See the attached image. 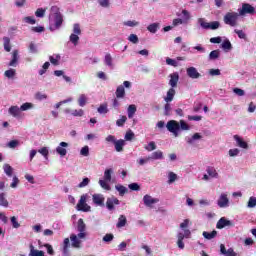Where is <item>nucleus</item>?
Masks as SVG:
<instances>
[{"label":"nucleus","instance_id":"f257e3e1","mask_svg":"<svg viewBox=\"0 0 256 256\" xmlns=\"http://www.w3.org/2000/svg\"><path fill=\"white\" fill-rule=\"evenodd\" d=\"M239 16L240 15L237 12H227L223 17V21L225 25H229L230 27H237Z\"/></svg>","mask_w":256,"mask_h":256},{"label":"nucleus","instance_id":"f03ea898","mask_svg":"<svg viewBox=\"0 0 256 256\" xmlns=\"http://www.w3.org/2000/svg\"><path fill=\"white\" fill-rule=\"evenodd\" d=\"M51 11L55 13L54 15V28L50 27V31H55V29H60L61 25H63V14L59 12V7L52 6Z\"/></svg>","mask_w":256,"mask_h":256},{"label":"nucleus","instance_id":"7ed1b4c3","mask_svg":"<svg viewBox=\"0 0 256 256\" xmlns=\"http://www.w3.org/2000/svg\"><path fill=\"white\" fill-rule=\"evenodd\" d=\"M77 211H83L84 213H89L91 211V206L87 203V194H83L76 206Z\"/></svg>","mask_w":256,"mask_h":256},{"label":"nucleus","instance_id":"20e7f679","mask_svg":"<svg viewBox=\"0 0 256 256\" xmlns=\"http://www.w3.org/2000/svg\"><path fill=\"white\" fill-rule=\"evenodd\" d=\"M166 129H168L170 133H173L174 137H179L181 126H179V122H177V120H170L166 124Z\"/></svg>","mask_w":256,"mask_h":256},{"label":"nucleus","instance_id":"39448f33","mask_svg":"<svg viewBox=\"0 0 256 256\" xmlns=\"http://www.w3.org/2000/svg\"><path fill=\"white\" fill-rule=\"evenodd\" d=\"M238 15L240 17H245V15H255V7L249 3H243L242 8L238 10Z\"/></svg>","mask_w":256,"mask_h":256},{"label":"nucleus","instance_id":"423d86ee","mask_svg":"<svg viewBox=\"0 0 256 256\" xmlns=\"http://www.w3.org/2000/svg\"><path fill=\"white\" fill-rule=\"evenodd\" d=\"M92 201L96 207H105V196L103 194H93Z\"/></svg>","mask_w":256,"mask_h":256},{"label":"nucleus","instance_id":"0eeeda50","mask_svg":"<svg viewBox=\"0 0 256 256\" xmlns=\"http://www.w3.org/2000/svg\"><path fill=\"white\" fill-rule=\"evenodd\" d=\"M121 202L119 199H117L115 196H112L110 198H107L106 201V207L108 211H114L115 210V205H119Z\"/></svg>","mask_w":256,"mask_h":256},{"label":"nucleus","instance_id":"6e6552de","mask_svg":"<svg viewBox=\"0 0 256 256\" xmlns=\"http://www.w3.org/2000/svg\"><path fill=\"white\" fill-rule=\"evenodd\" d=\"M186 73L190 77V79H199V77H201V73H199V71H197V68L195 67L187 68Z\"/></svg>","mask_w":256,"mask_h":256},{"label":"nucleus","instance_id":"1a4fd4ad","mask_svg":"<svg viewBox=\"0 0 256 256\" xmlns=\"http://www.w3.org/2000/svg\"><path fill=\"white\" fill-rule=\"evenodd\" d=\"M233 223L230 220H227L225 217H222L218 220L216 227L218 229H225V227H231Z\"/></svg>","mask_w":256,"mask_h":256},{"label":"nucleus","instance_id":"9d476101","mask_svg":"<svg viewBox=\"0 0 256 256\" xmlns=\"http://www.w3.org/2000/svg\"><path fill=\"white\" fill-rule=\"evenodd\" d=\"M143 201H144V205H146V207H151L152 205H155V203H159L158 198H153L147 194L143 197Z\"/></svg>","mask_w":256,"mask_h":256},{"label":"nucleus","instance_id":"9b49d317","mask_svg":"<svg viewBox=\"0 0 256 256\" xmlns=\"http://www.w3.org/2000/svg\"><path fill=\"white\" fill-rule=\"evenodd\" d=\"M63 147H69V144L67 142H61L56 148V153H58L60 157H65V155H67V149Z\"/></svg>","mask_w":256,"mask_h":256},{"label":"nucleus","instance_id":"f8f14e48","mask_svg":"<svg viewBox=\"0 0 256 256\" xmlns=\"http://www.w3.org/2000/svg\"><path fill=\"white\" fill-rule=\"evenodd\" d=\"M71 247L74 249H81V240L78 239L76 234L70 235Z\"/></svg>","mask_w":256,"mask_h":256},{"label":"nucleus","instance_id":"ddd939ff","mask_svg":"<svg viewBox=\"0 0 256 256\" xmlns=\"http://www.w3.org/2000/svg\"><path fill=\"white\" fill-rule=\"evenodd\" d=\"M69 247H71V242L69 238H65L63 242V248H62L63 256H71V251L69 250Z\"/></svg>","mask_w":256,"mask_h":256},{"label":"nucleus","instance_id":"4468645a","mask_svg":"<svg viewBox=\"0 0 256 256\" xmlns=\"http://www.w3.org/2000/svg\"><path fill=\"white\" fill-rule=\"evenodd\" d=\"M177 83H179V73L174 72L170 74L169 85L171 86V89H175V87H177Z\"/></svg>","mask_w":256,"mask_h":256},{"label":"nucleus","instance_id":"2eb2a0df","mask_svg":"<svg viewBox=\"0 0 256 256\" xmlns=\"http://www.w3.org/2000/svg\"><path fill=\"white\" fill-rule=\"evenodd\" d=\"M218 206L221 208L229 207V198H227V194H221L218 199Z\"/></svg>","mask_w":256,"mask_h":256},{"label":"nucleus","instance_id":"dca6fc26","mask_svg":"<svg viewBox=\"0 0 256 256\" xmlns=\"http://www.w3.org/2000/svg\"><path fill=\"white\" fill-rule=\"evenodd\" d=\"M17 63H19V50H13L12 52V60L9 62V67H17Z\"/></svg>","mask_w":256,"mask_h":256},{"label":"nucleus","instance_id":"f3484780","mask_svg":"<svg viewBox=\"0 0 256 256\" xmlns=\"http://www.w3.org/2000/svg\"><path fill=\"white\" fill-rule=\"evenodd\" d=\"M175 93H176V91L174 90V88H170L167 91L166 96L164 97V101L166 103H171V101H173V99L175 98Z\"/></svg>","mask_w":256,"mask_h":256},{"label":"nucleus","instance_id":"a211bd4d","mask_svg":"<svg viewBox=\"0 0 256 256\" xmlns=\"http://www.w3.org/2000/svg\"><path fill=\"white\" fill-rule=\"evenodd\" d=\"M115 95H116V99H124V97H125V86L119 85L116 88Z\"/></svg>","mask_w":256,"mask_h":256},{"label":"nucleus","instance_id":"6ab92c4d","mask_svg":"<svg viewBox=\"0 0 256 256\" xmlns=\"http://www.w3.org/2000/svg\"><path fill=\"white\" fill-rule=\"evenodd\" d=\"M234 139L238 145V147H241V149H247L249 145L247 142L243 140V138L239 137V135H234Z\"/></svg>","mask_w":256,"mask_h":256},{"label":"nucleus","instance_id":"aec40b11","mask_svg":"<svg viewBox=\"0 0 256 256\" xmlns=\"http://www.w3.org/2000/svg\"><path fill=\"white\" fill-rule=\"evenodd\" d=\"M8 113L12 115V117H19V115H21V108H19V106H11Z\"/></svg>","mask_w":256,"mask_h":256},{"label":"nucleus","instance_id":"412c9836","mask_svg":"<svg viewBox=\"0 0 256 256\" xmlns=\"http://www.w3.org/2000/svg\"><path fill=\"white\" fill-rule=\"evenodd\" d=\"M30 253L29 256H45V252L43 250H35V246L33 244H30Z\"/></svg>","mask_w":256,"mask_h":256},{"label":"nucleus","instance_id":"4be33fe9","mask_svg":"<svg viewBox=\"0 0 256 256\" xmlns=\"http://www.w3.org/2000/svg\"><path fill=\"white\" fill-rule=\"evenodd\" d=\"M114 147L117 153H121L123 151V148L125 147V140L123 139L117 140L114 144Z\"/></svg>","mask_w":256,"mask_h":256},{"label":"nucleus","instance_id":"5701e85b","mask_svg":"<svg viewBox=\"0 0 256 256\" xmlns=\"http://www.w3.org/2000/svg\"><path fill=\"white\" fill-rule=\"evenodd\" d=\"M206 171L212 179H217V177H219V173H217V170L214 167L208 166Z\"/></svg>","mask_w":256,"mask_h":256},{"label":"nucleus","instance_id":"b1692460","mask_svg":"<svg viewBox=\"0 0 256 256\" xmlns=\"http://www.w3.org/2000/svg\"><path fill=\"white\" fill-rule=\"evenodd\" d=\"M116 191H118L120 197H123L126 193H129V189H127V187L118 184L115 186Z\"/></svg>","mask_w":256,"mask_h":256},{"label":"nucleus","instance_id":"393cba45","mask_svg":"<svg viewBox=\"0 0 256 256\" xmlns=\"http://www.w3.org/2000/svg\"><path fill=\"white\" fill-rule=\"evenodd\" d=\"M0 207H9V201L6 198L5 192L0 193Z\"/></svg>","mask_w":256,"mask_h":256},{"label":"nucleus","instance_id":"a878e982","mask_svg":"<svg viewBox=\"0 0 256 256\" xmlns=\"http://www.w3.org/2000/svg\"><path fill=\"white\" fill-rule=\"evenodd\" d=\"M125 225H127V217H125V215H120L116 227L121 229V227H125Z\"/></svg>","mask_w":256,"mask_h":256},{"label":"nucleus","instance_id":"bb28decb","mask_svg":"<svg viewBox=\"0 0 256 256\" xmlns=\"http://www.w3.org/2000/svg\"><path fill=\"white\" fill-rule=\"evenodd\" d=\"M149 157L150 161H157V159H163V152L161 150H158L156 152H153Z\"/></svg>","mask_w":256,"mask_h":256},{"label":"nucleus","instance_id":"cd10ccee","mask_svg":"<svg viewBox=\"0 0 256 256\" xmlns=\"http://www.w3.org/2000/svg\"><path fill=\"white\" fill-rule=\"evenodd\" d=\"M202 235L204 239H208V240L215 239V237H217V231L216 230L212 232L204 231Z\"/></svg>","mask_w":256,"mask_h":256},{"label":"nucleus","instance_id":"c85d7f7f","mask_svg":"<svg viewBox=\"0 0 256 256\" xmlns=\"http://www.w3.org/2000/svg\"><path fill=\"white\" fill-rule=\"evenodd\" d=\"M135 113H137V106H135V104H131L128 107V119H133Z\"/></svg>","mask_w":256,"mask_h":256},{"label":"nucleus","instance_id":"c756f323","mask_svg":"<svg viewBox=\"0 0 256 256\" xmlns=\"http://www.w3.org/2000/svg\"><path fill=\"white\" fill-rule=\"evenodd\" d=\"M3 41H4V50L7 53H10L11 52V39L9 37H4Z\"/></svg>","mask_w":256,"mask_h":256},{"label":"nucleus","instance_id":"7c9ffc66","mask_svg":"<svg viewBox=\"0 0 256 256\" xmlns=\"http://www.w3.org/2000/svg\"><path fill=\"white\" fill-rule=\"evenodd\" d=\"M4 173L7 175V177H13V167L9 164L3 165Z\"/></svg>","mask_w":256,"mask_h":256},{"label":"nucleus","instance_id":"2f4dec72","mask_svg":"<svg viewBox=\"0 0 256 256\" xmlns=\"http://www.w3.org/2000/svg\"><path fill=\"white\" fill-rule=\"evenodd\" d=\"M86 229H87V225H85V221H83V219L80 218L77 224V231L85 232Z\"/></svg>","mask_w":256,"mask_h":256},{"label":"nucleus","instance_id":"473e14b6","mask_svg":"<svg viewBox=\"0 0 256 256\" xmlns=\"http://www.w3.org/2000/svg\"><path fill=\"white\" fill-rule=\"evenodd\" d=\"M5 77H7L8 79H13V77H15V75H17V70L10 68L9 70H6L4 72Z\"/></svg>","mask_w":256,"mask_h":256},{"label":"nucleus","instance_id":"72a5a7b5","mask_svg":"<svg viewBox=\"0 0 256 256\" xmlns=\"http://www.w3.org/2000/svg\"><path fill=\"white\" fill-rule=\"evenodd\" d=\"M98 113H100V115H105L107 113H109V108H107V104H101L98 109H97Z\"/></svg>","mask_w":256,"mask_h":256},{"label":"nucleus","instance_id":"f704fd0d","mask_svg":"<svg viewBox=\"0 0 256 256\" xmlns=\"http://www.w3.org/2000/svg\"><path fill=\"white\" fill-rule=\"evenodd\" d=\"M147 30L150 33H155L156 31H159V23H152L148 25Z\"/></svg>","mask_w":256,"mask_h":256},{"label":"nucleus","instance_id":"c9c22d12","mask_svg":"<svg viewBox=\"0 0 256 256\" xmlns=\"http://www.w3.org/2000/svg\"><path fill=\"white\" fill-rule=\"evenodd\" d=\"M78 105L80 107H85V105H87V96H85V94L80 95L78 99Z\"/></svg>","mask_w":256,"mask_h":256},{"label":"nucleus","instance_id":"e433bc0d","mask_svg":"<svg viewBox=\"0 0 256 256\" xmlns=\"http://www.w3.org/2000/svg\"><path fill=\"white\" fill-rule=\"evenodd\" d=\"M107 182V180H99V185L102 189H105V191H111V186Z\"/></svg>","mask_w":256,"mask_h":256},{"label":"nucleus","instance_id":"4c0bfd02","mask_svg":"<svg viewBox=\"0 0 256 256\" xmlns=\"http://www.w3.org/2000/svg\"><path fill=\"white\" fill-rule=\"evenodd\" d=\"M111 175H113V169H106L104 171V180L105 181H111Z\"/></svg>","mask_w":256,"mask_h":256},{"label":"nucleus","instance_id":"58836bf2","mask_svg":"<svg viewBox=\"0 0 256 256\" xmlns=\"http://www.w3.org/2000/svg\"><path fill=\"white\" fill-rule=\"evenodd\" d=\"M178 123H179L181 131H189V129H191L189 127V124H187V122H185V120H180V122H178Z\"/></svg>","mask_w":256,"mask_h":256},{"label":"nucleus","instance_id":"ea45409f","mask_svg":"<svg viewBox=\"0 0 256 256\" xmlns=\"http://www.w3.org/2000/svg\"><path fill=\"white\" fill-rule=\"evenodd\" d=\"M10 221H11L12 227H13L14 229H19V228L21 227V224L19 223V221H17V217L12 216V217L10 218Z\"/></svg>","mask_w":256,"mask_h":256},{"label":"nucleus","instance_id":"a19ab883","mask_svg":"<svg viewBox=\"0 0 256 256\" xmlns=\"http://www.w3.org/2000/svg\"><path fill=\"white\" fill-rule=\"evenodd\" d=\"M29 109H33V103L26 102L20 106L21 111H29Z\"/></svg>","mask_w":256,"mask_h":256},{"label":"nucleus","instance_id":"79ce46f5","mask_svg":"<svg viewBox=\"0 0 256 256\" xmlns=\"http://www.w3.org/2000/svg\"><path fill=\"white\" fill-rule=\"evenodd\" d=\"M210 61H215V59H219V50H213L209 54Z\"/></svg>","mask_w":256,"mask_h":256},{"label":"nucleus","instance_id":"37998d69","mask_svg":"<svg viewBox=\"0 0 256 256\" xmlns=\"http://www.w3.org/2000/svg\"><path fill=\"white\" fill-rule=\"evenodd\" d=\"M127 123V116H120V119L116 121L117 127H123Z\"/></svg>","mask_w":256,"mask_h":256},{"label":"nucleus","instance_id":"c03bdc74","mask_svg":"<svg viewBox=\"0 0 256 256\" xmlns=\"http://www.w3.org/2000/svg\"><path fill=\"white\" fill-rule=\"evenodd\" d=\"M197 139H201V134H199V133L193 134V136L191 138H188L187 143H189V145H191V144H193V141H197Z\"/></svg>","mask_w":256,"mask_h":256},{"label":"nucleus","instance_id":"a18cd8bd","mask_svg":"<svg viewBox=\"0 0 256 256\" xmlns=\"http://www.w3.org/2000/svg\"><path fill=\"white\" fill-rule=\"evenodd\" d=\"M168 183H175V181H177V174H175L174 172H169L168 174Z\"/></svg>","mask_w":256,"mask_h":256},{"label":"nucleus","instance_id":"49530a36","mask_svg":"<svg viewBox=\"0 0 256 256\" xmlns=\"http://www.w3.org/2000/svg\"><path fill=\"white\" fill-rule=\"evenodd\" d=\"M105 64L108 65V67H113V58L111 57V54L105 55Z\"/></svg>","mask_w":256,"mask_h":256},{"label":"nucleus","instance_id":"de8ad7c7","mask_svg":"<svg viewBox=\"0 0 256 256\" xmlns=\"http://www.w3.org/2000/svg\"><path fill=\"white\" fill-rule=\"evenodd\" d=\"M70 41L77 46L79 44V35L78 34H71Z\"/></svg>","mask_w":256,"mask_h":256},{"label":"nucleus","instance_id":"09e8293b","mask_svg":"<svg viewBox=\"0 0 256 256\" xmlns=\"http://www.w3.org/2000/svg\"><path fill=\"white\" fill-rule=\"evenodd\" d=\"M198 23L200 24V27H202L203 29H209V22H206L205 19L200 18L198 19Z\"/></svg>","mask_w":256,"mask_h":256},{"label":"nucleus","instance_id":"8fccbe9b","mask_svg":"<svg viewBox=\"0 0 256 256\" xmlns=\"http://www.w3.org/2000/svg\"><path fill=\"white\" fill-rule=\"evenodd\" d=\"M7 147H9V149H15L19 147V140H12L8 142Z\"/></svg>","mask_w":256,"mask_h":256},{"label":"nucleus","instance_id":"3c124183","mask_svg":"<svg viewBox=\"0 0 256 256\" xmlns=\"http://www.w3.org/2000/svg\"><path fill=\"white\" fill-rule=\"evenodd\" d=\"M222 48L226 49L227 51H230V49H233V46L231 45V41L224 40L222 43Z\"/></svg>","mask_w":256,"mask_h":256},{"label":"nucleus","instance_id":"603ef678","mask_svg":"<svg viewBox=\"0 0 256 256\" xmlns=\"http://www.w3.org/2000/svg\"><path fill=\"white\" fill-rule=\"evenodd\" d=\"M106 143H112V145H115V143H117V138L113 135H108L105 138Z\"/></svg>","mask_w":256,"mask_h":256},{"label":"nucleus","instance_id":"864d4df0","mask_svg":"<svg viewBox=\"0 0 256 256\" xmlns=\"http://www.w3.org/2000/svg\"><path fill=\"white\" fill-rule=\"evenodd\" d=\"M45 11H47L46 9L44 8H38L35 12V16L36 17H45Z\"/></svg>","mask_w":256,"mask_h":256},{"label":"nucleus","instance_id":"5fc2aeb1","mask_svg":"<svg viewBox=\"0 0 256 256\" xmlns=\"http://www.w3.org/2000/svg\"><path fill=\"white\" fill-rule=\"evenodd\" d=\"M146 151H155L157 149V145L154 141L149 142L148 146H145Z\"/></svg>","mask_w":256,"mask_h":256},{"label":"nucleus","instance_id":"6e6d98bb","mask_svg":"<svg viewBox=\"0 0 256 256\" xmlns=\"http://www.w3.org/2000/svg\"><path fill=\"white\" fill-rule=\"evenodd\" d=\"M234 33H236V35H238L239 39H247V34H245V32H243V30H234Z\"/></svg>","mask_w":256,"mask_h":256},{"label":"nucleus","instance_id":"4d7b16f0","mask_svg":"<svg viewBox=\"0 0 256 256\" xmlns=\"http://www.w3.org/2000/svg\"><path fill=\"white\" fill-rule=\"evenodd\" d=\"M113 239H115V236L113 234H106L102 240L104 241V243H111Z\"/></svg>","mask_w":256,"mask_h":256},{"label":"nucleus","instance_id":"13d9d810","mask_svg":"<svg viewBox=\"0 0 256 256\" xmlns=\"http://www.w3.org/2000/svg\"><path fill=\"white\" fill-rule=\"evenodd\" d=\"M128 40L130 41V43H134V44L139 43V37H137L136 34H130V36L128 37Z\"/></svg>","mask_w":256,"mask_h":256},{"label":"nucleus","instance_id":"bf43d9fd","mask_svg":"<svg viewBox=\"0 0 256 256\" xmlns=\"http://www.w3.org/2000/svg\"><path fill=\"white\" fill-rule=\"evenodd\" d=\"M35 99H37V101H43L44 99H47V94H43L41 92H37L35 94Z\"/></svg>","mask_w":256,"mask_h":256},{"label":"nucleus","instance_id":"052dcab7","mask_svg":"<svg viewBox=\"0 0 256 256\" xmlns=\"http://www.w3.org/2000/svg\"><path fill=\"white\" fill-rule=\"evenodd\" d=\"M80 154L83 157H89V146L82 147V149L80 150Z\"/></svg>","mask_w":256,"mask_h":256},{"label":"nucleus","instance_id":"680f3d73","mask_svg":"<svg viewBox=\"0 0 256 256\" xmlns=\"http://www.w3.org/2000/svg\"><path fill=\"white\" fill-rule=\"evenodd\" d=\"M233 93H235V95H238V97H243L245 95V90L241 88H234Z\"/></svg>","mask_w":256,"mask_h":256},{"label":"nucleus","instance_id":"e2e57ef3","mask_svg":"<svg viewBox=\"0 0 256 256\" xmlns=\"http://www.w3.org/2000/svg\"><path fill=\"white\" fill-rule=\"evenodd\" d=\"M167 65H170L171 67H178L179 63L176 62V60L171 58H166Z\"/></svg>","mask_w":256,"mask_h":256},{"label":"nucleus","instance_id":"0e129e2a","mask_svg":"<svg viewBox=\"0 0 256 256\" xmlns=\"http://www.w3.org/2000/svg\"><path fill=\"white\" fill-rule=\"evenodd\" d=\"M248 207L250 209H253V207H256V198L255 197H250L248 200Z\"/></svg>","mask_w":256,"mask_h":256},{"label":"nucleus","instance_id":"69168bd1","mask_svg":"<svg viewBox=\"0 0 256 256\" xmlns=\"http://www.w3.org/2000/svg\"><path fill=\"white\" fill-rule=\"evenodd\" d=\"M73 34L74 35H81V26L79 24H74Z\"/></svg>","mask_w":256,"mask_h":256},{"label":"nucleus","instance_id":"338daca9","mask_svg":"<svg viewBox=\"0 0 256 256\" xmlns=\"http://www.w3.org/2000/svg\"><path fill=\"white\" fill-rule=\"evenodd\" d=\"M221 23L219 21H213L209 25V29H212V31H215L218 27H220Z\"/></svg>","mask_w":256,"mask_h":256},{"label":"nucleus","instance_id":"774afa93","mask_svg":"<svg viewBox=\"0 0 256 256\" xmlns=\"http://www.w3.org/2000/svg\"><path fill=\"white\" fill-rule=\"evenodd\" d=\"M91 180H89V178H84L82 180V182L79 183L78 187L83 188V187H87V185H89Z\"/></svg>","mask_w":256,"mask_h":256}]
</instances>
